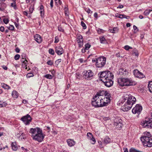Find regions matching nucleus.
Masks as SVG:
<instances>
[{
  "label": "nucleus",
  "mask_w": 152,
  "mask_h": 152,
  "mask_svg": "<svg viewBox=\"0 0 152 152\" xmlns=\"http://www.w3.org/2000/svg\"><path fill=\"white\" fill-rule=\"evenodd\" d=\"M99 77L100 80L104 83V85L107 87H110L113 85V82L112 80L114 75L110 71H105L101 73Z\"/></svg>",
  "instance_id": "f257e3e1"
},
{
  "label": "nucleus",
  "mask_w": 152,
  "mask_h": 152,
  "mask_svg": "<svg viewBox=\"0 0 152 152\" xmlns=\"http://www.w3.org/2000/svg\"><path fill=\"white\" fill-rule=\"evenodd\" d=\"M29 132L31 134V136L33 140L39 142L43 140L45 135L42 133V130L40 128H31Z\"/></svg>",
  "instance_id": "f03ea898"
},
{
  "label": "nucleus",
  "mask_w": 152,
  "mask_h": 152,
  "mask_svg": "<svg viewBox=\"0 0 152 152\" xmlns=\"http://www.w3.org/2000/svg\"><path fill=\"white\" fill-rule=\"evenodd\" d=\"M118 83L121 86H135L137 82L131 78H123L118 79Z\"/></svg>",
  "instance_id": "7ed1b4c3"
},
{
  "label": "nucleus",
  "mask_w": 152,
  "mask_h": 152,
  "mask_svg": "<svg viewBox=\"0 0 152 152\" xmlns=\"http://www.w3.org/2000/svg\"><path fill=\"white\" fill-rule=\"evenodd\" d=\"M110 94H107V95H106V96H104V97L102 98H99L101 103V105L100 106L102 107L107 105L110 101Z\"/></svg>",
  "instance_id": "20e7f679"
},
{
  "label": "nucleus",
  "mask_w": 152,
  "mask_h": 152,
  "mask_svg": "<svg viewBox=\"0 0 152 152\" xmlns=\"http://www.w3.org/2000/svg\"><path fill=\"white\" fill-rule=\"evenodd\" d=\"M123 98V100H124V102L126 101V102L127 103L132 104V105L135 103L136 101L135 97L130 94L126 95Z\"/></svg>",
  "instance_id": "39448f33"
},
{
  "label": "nucleus",
  "mask_w": 152,
  "mask_h": 152,
  "mask_svg": "<svg viewBox=\"0 0 152 152\" xmlns=\"http://www.w3.org/2000/svg\"><path fill=\"white\" fill-rule=\"evenodd\" d=\"M106 61V58L102 56L96 59V65L97 66V67H102L105 64Z\"/></svg>",
  "instance_id": "423d86ee"
},
{
  "label": "nucleus",
  "mask_w": 152,
  "mask_h": 152,
  "mask_svg": "<svg viewBox=\"0 0 152 152\" xmlns=\"http://www.w3.org/2000/svg\"><path fill=\"white\" fill-rule=\"evenodd\" d=\"M100 99L99 97H95V96L94 97L91 101V104L92 106L95 107H101L100 106L101 104Z\"/></svg>",
  "instance_id": "0eeeda50"
},
{
  "label": "nucleus",
  "mask_w": 152,
  "mask_h": 152,
  "mask_svg": "<svg viewBox=\"0 0 152 152\" xmlns=\"http://www.w3.org/2000/svg\"><path fill=\"white\" fill-rule=\"evenodd\" d=\"M83 77L86 79L88 80L93 77V73L91 70L84 71Z\"/></svg>",
  "instance_id": "6e6552de"
},
{
  "label": "nucleus",
  "mask_w": 152,
  "mask_h": 152,
  "mask_svg": "<svg viewBox=\"0 0 152 152\" xmlns=\"http://www.w3.org/2000/svg\"><path fill=\"white\" fill-rule=\"evenodd\" d=\"M20 120L25 124H29L32 121V119L31 116L28 114L23 116Z\"/></svg>",
  "instance_id": "1a4fd4ad"
},
{
  "label": "nucleus",
  "mask_w": 152,
  "mask_h": 152,
  "mask_svg": "<svg viewBox=\"0 0 152 152\" xmlns=\"http://www.w3.org/2000/svg\"><path fill=\"white\" fill-rule=\"evenodd\" d=\"M142 110V107L140 104H136L132 110V112L134 114H139Z\"/></svg>",
  "instance_id": "9d476101"
},
{
  "label": "nucleus",
  "mask_w": 152,
  "mask_h": 152,
  "mask_svg": "<svg viewBox=\"0 0 152 152\" xmlns=\"http://www.w3.org/2000/svg\"><path fill=\"white\" fill-rule=\"evenodd\" d=\"M141 140L142 142H147V141H149L150 144H148V145L150 146H152V139L150 137L146 136H143L141 137Z\"/></svg>",
  "instance_id": "9b49d317"
},
{
  "label": "nucleus",
  "mask_w": 152,
  "mask_h": 152,
  "mask_svg": "<svg viewBox=\"0 0 152 152\" xmlns=\"http://www.w3.org/2000/svg\"><path fill=\"white\" fill-rule=\"evenodd\" d=\"M107 94H109L106 91H99L97 92L96 94L95 95V97H99L102 98L104 97V96H106L107 95Z\"/></svg>",
  "instance_id": "f8f14e48"
},
{
  "label": "nucleus",
  "mask_w": 152,
  "mask_h": 152,
  "mask_svg": "<svg viewBox=\"0 0 152 152\" xmlns=\"http://www.w3.org/2000/svg\"><path fill=\"white\" fill-rule=\"evenodd\" d=\"M134 74L135 77L140 78H143L145 76L142 72L137 69L134 70Z\"/></svg>",
  "instance_id": "ddd939ff"
},
{
  "label": "nucleus",
  "mask_w": 152,
  "mask_h": 152,
  "mask_svg": "<svg viewBox=\"0 0 152 152\" xmlns=\"http://www.w3.org/2000/svg\"><path fill=\"white\" fill-rule=\"evenodd\" d=\"M132 104H129L126 102L123 106V111H128L132 108Z\"/></svg>",
  "instance_id": "4468645a"
},
{
  "label": "nucleus",
  "mask_w": 152,
  "mask_h": 152,
  "mask_svg": "<svg viewBox=\"0 0 152 152\" xmlns=\"http://www.w3.org/2000/svg\"><path fill=\"white\" fill-rule=\"evenodd\" d=\"M55 52L58 55H61L64 53V50L60 46H57L55 48Z\"/></svg>",
  "instance_id": "2eb2a0df"
},
{
  "label": "nucleus",
  "mask_w": 152,
  "mask_h": 152,
  "mask_svg": "<svg viewBox=\"0 0 152 152\" xmlns=\"http://www.w3.org/2000/svg\"><path fill=\"white\" fill-rule=\"evenodd\" d=\"M119 74L123 76H126L128 74V71L126 69L121 68L119 69Z\"/></svg>",
  "instance_id": "dca6fc26"
},
{
  "label": "nucleus",
  "mask_w": 152,
  "mask_h": 152,
  "mask_svg": "<svg viewBox=\"0 0 152 152\" xmlns=\"http://www.w3.org/2000/svg\"><path fill=\"white\" fill-rule=\"evenodd\" d=\"M87 136L88 138L91 141V143L92 144H94L96 142L95 139L93 137L92 134L90 132H88L87 134Z\"/></svg>",
  "instance_id": "f3484780"
},
{
  "label": "nucleus",
  "mask_w": 152,
  "mask_h": 152,
  "mask_svg": "<svg viewBox=\"0 0 152 152\" xmlns=\"http://www.w3.org/2000/svg\"><path fill=\"white\" fill-rule=\"evenodd\" d=\"M34 40L38 43H40L42 41V38L41 36L38 34H36L34 37Z\"/></svg>",
  "instance_id": "a211bd4d"
},
{
  "label": "nucleus",
  "mask_w": 152,
  "mask_h": 152,
  "mask_svg": "<svg viewBox=\"0 0 152 152\" xmlns=\"http://www.w3.org/2000/svg\"><path fill=\"white\" fill-rule=\"evenodd\" d=\"M68 145L70 147H72L75 144V142L71 139H68L66 141Z\"/></svg>",
  "instance_id": "6ab92c4d"
},
{
  "label": "nucleus",
  "mask_w": 152,
  "mask_h": 152,
  "mask_svg": "<svg viewBox=\"0 0 152 152\" xmlns=\"http://www.w3.org/2000/svg\"><path fill=\"white\" fill-rule=\"evenodd\" d=\"M12 96L14 99L17 98L19 94L18 92L16 91H13L12 93Z\"/></svg>",
  "instance_id": "aec40b11"
},
{
  "label": "nucleus",
  "mask_w": 152,
  "mask_h": 152,
  "mask_svg": "<svg viewBox=\"0 0 152 152\" xmlns=\"http://www.w3.org/2000/svg\"><path fill=\"white\" fill-rule=\"evenodd\" d=\"M11 146L12 149L14 151H16L17 150L18 147L17 145L16 142H12L11 144Z\"/></svg>",
  "instance_id": "412c9836"
},
{
  "label": "nucleus",
  "mask_w": 152,
  "mask_h": 152,
  "mask_svg": "<svg viewBox=\"0 0 152 152\" xmlns=\"http://www.w3.org/2000/svg\"><path fill=\"white\" fill-rule=\"evenodd\" d=\"M1 87L5 89L9 90L10 88V87L7 84L4 83H1Z\"/></svg>",
  "instance_id": "4be33fe9"
},
{
  "label": "nucleus",
  "mask_w": 152,
  "mask_h": 152,
  "mask_svg": "<svg viewBox=\"0 0 152 152\" xmlns=\"http://www.w3.org/2000/svg\"><path fill=\"white\" fill-rule=\"evenodd\" d=\"M83 39H77V42L79 47H81L83 45Z\"/></svg>",
  "instance_id": "5701e85b"
},
{
  "label": "nucleus",
  "mask_w": 152,
  "mask_h": 152,
  "mask_svg": "<svg viewBox=\"0 0 152 152\" xmlns=\"http://www.w3.org/2000/svg\"><path fill=\"white\" fill-rule=\"evenodd\" d=\"M104 142L106 144L109 143L110 142V139L108 137H106L104 139Z\"/></svg>",
  "instance_id": "b1692460"
},
{
  "label": "nucleus",
  "mask_w": 152,
  "mask_h": 152,
  "mask_svg": "<svg viewBox=\"0 0 152 152\" xmlns=\"http://www.w3.org/2000/svg\"><path fill=\"white\" fill-rule=\"evenodd\" d=\"M142 126L143 127L147 128H152V124H142Z\"/></svg>",
  "instance_id": "393cba45"
},
{
  "label": "nucleus",
  "mask_w": 152,
  "mask_h": 152,
  "mask_svg": "<svg viewBox=\"0 0 152 152\" xmlns=\"http://www.w3.org/2000/svg\"><path fill=\"white\" fill-rule=\"evenodd\" d=\"M148 87L149 89V91L152 92V81H150L149 82L148 85Z\"/></svg>",
  "instance_id": "a878e982"
},
{
  "label": "nucleus",
  "mask_w": 152,
  "mask_h": 152,
  "mask_svg": "<svg viewBox=\"0 0 152 152\" xmlns=\"http://www.w3.org/2000/svg\"><path fill=\"white\" fill-rule=\"evenodd\" d=\"M100 42L101 43H105L106 42V40L104 37H99Z\"/></svg>",
  "instance_id": "bb28decb"
},
{
  "label": "nucleus",
  "mask_w": 152,
  "mask_h": 152,
  "mask_svg": "<svg viewBox=\"0 0 152 152\" xmlns=\"http://www.w3.org/2000/svg\"><path fill=\"white\" fill-rule=\"evenodd\" d=\"M123 126L122 124H115V125L114 126L116 128L118 129H120Z\"/></svg>",
  "instance_id": "cd10ccee"
},
{
  "label": "nucleus",
  "mask_w": 152,
  "mask_h": 152,
  "mask_svg": "<svg viewBox=\"0 0 152 152\" xmlns=\"http://www.w3.org/2000/svg\"><path fill=\"white\" fill-rule=\"evenodd\" d=\"M110 32L112 33H115L116 31H117L118 30V29L117 28L114 27L113 29H109Z\"/></svg>",
  "instance_id": "c85d7f7f"
},
{
  "label": "nucleus",
  "mask_w": 152,
  "mask_h": 152,
  "mask_svg": "<svg viewBox=\"0 0 152 152\" xmlns=\"http://www.w3.org/2000/svg\"><path fill=\"white\" fill-rule=\"evenodd\" d=\"M124 16V14H119L117 13L115 15V16L116 17L118 18L121 19L123 18V16Z\"/></svg>",
  "instance_id": "c756f323"
},
{
  "label": "nucleus",
  "mask_w": 152,
  "mask_h": 152,
  "mask_svg": "<svg viewBox=\"0 0 152 152\" xmlns=\"http://www.w3.org/2000/svg\"><path fill=\"white\" fill-rule=\"evenodd\" d=\"M11 6L13 7L15 10H16L17 9V7L16 4V2H13V3H12L11 4Z\"/></svg>",
  "instance_id": "7c9ffc66"
},
{
  "label": "nucleus",
  "mask_w": 152,
  "mask_h": 152,
  "mask_svg": "<svg viewBox=\"0 0 152 152\" xmlns=\"http://www.w3.org/2000/svg\"><path fill=\"white\" fill-rule=\"evenodd\" d=\"M84 9L85 11H86L88 14H91L93 12L92 11H91V10L88 8H84Z\"/></svg>",
  "instance_id": "2f4dec72"
},
{
  "label": "nucleus",
  "mask_w": 152,
  "mask_h": 152,
  "mask_svg": "<svg viewBox=\"0 0 152 152\" xmlns=\"http://www.w3.org/2000/svg\"><path fill=\"white\" fill-rule=\"evenodd\" d=\"M91 46V45H90L88 43H87L85 45V50H88L89 48H90Z\"/></svg>",
  "instance_id": "473e14b6"
},
{
  "label": "nucleus",
  "mask_w": 152,
  "mask_h": 152,
  "mask_svg": "<svg viewBox=\"0 0 152 152\" xmlns=\"http://www.w3.org/2000/svg\"><path fill=\"white\" fill-rule=\"evenodd\" d=\"M7 105V103H6L5 102H0V107H5Z\"/></svg>",
  "instance_id": "72a5a7b5"
},
{
  "label": "nucleus",
  "mask_w": 152,
  "mask_h": 152,
  "mask_svg": "<svg viewBox=\"0 0 152 152\" xmlns=\"http://www.w3.org/2000/svg\"><path fill=\"white\" fill-rule=\"evenodd\" d=\"M49 53L52 55H54L55 53L53 49H49L48 50Z\"/></svg>",
  "instance_id": "f704fd0d"
},
{
  "label": "nucleus",
  "mask_w": 152,
  "mask_h": 152,
  "mask_svg": "<svg viewBox=\"0 0 152 152\" xmlns=\"http://www.w3.org/2000/svg\"><path fill=\"white\" fill-rule=\"evenodd\" d=\"M61 59H59L56 61L55 63V65L57 66L61 62Z\"/></svg>",
  "instance_id": "c9c22d12"
},
{
  "label": "nucleus",
  "mask_w": 152,
  "mask_h": 152,
  "mask_svg": "<svg viewBox=\"0 0 152 152\" xmlns=\"http://www.w3.org/2000/svg\"><path fill=\"white\" fill-rule=\"evenodd\" d=\"M21 62L23 63V64L25 65L27 62L26 58H22L21 60Z\"/></svg>",
  "instance_id": "e433bc0d"
},
{
  "label": "nucleus",
  "mask_w": 152,
  "mask_h": 152,
  "mask_svg": "<svg viewBox=\"0 0 152 152\" xmlns=\"http://www.w3.org/2000/svg\"><path fill=\"white\" fill-rule=\"evenodd\" d=\"M143 143V145L144 146H147L148 147H151V146H150L148 145V144H149L150 142H149V141H147V142H142Z\"/></svg>",
  "instance_id": "4c0bfd02"
},
{
  "label": "nucleus",
  "mask_w": 152,
  "mask_h": 152,
  "mask_svg": "<svg viewBox=\"0 0 152 152\" xmlns=\"http://www.w3.org/2000/svg\"><path fill=\"white\" fill-rule=\"evenodd\" d=\"M81 24L83 29H85L86 28V25L83 21H81Z\"/></svg>",
  "instance_id": "58836bf2"
},
{
  "label": "nucleus",
  "mask_w": 152,
  "mask_h": 152,
  "mask_svg": "<svg viewBox=\"0 0 152 152\" xmlns=\"http://www.w3.org/2000/svg\"><path fill=\"white\" fill-rule=\"evenodd\" d=\"M97 31L99 34H101V33H103L104 32V31L102 29L98 28Z\"/></svg>",
  "instance_id": "ea45409f"
},
{
  "label": "nucleus",
  "mask_w": 152,
  "mask_h": 152,
  "mask_svg": "<svg viewBox=\"0 0 152 152\" xmlns=\"http://www.w3.org/2000/svg\"><path fill=\"white\" fill-rule=\"evenodd\" d=\"M45 77L46 78L50 79H51L52 78V76L50 74L46 75Z\"/></svg>",
  "instance_id": "a19ab883"
},
{
  "label": "nucleus",
  "mask_w": 152,
  "mask_h": 152,
  "mask_svg": "<svg viewBox=\"0 0 152 152\" xmlns=\"http://www.w3.org/2000/svg\"><path fill=\"white\" fill-rule=\"evenodd\" d=\"M129 152H142L141 151H139L134 148H131L129 150Z\"/></svg>",
  "instance_id": "79ce46f5"
},
{
  "label": "nucleus",
  "mask_w": 152,
  "mask_h": 152,
  "mask_svg": "<svg viewBox=\"0 0 152 152\" xmlns=\"http://www.w3.org/2000/svg\"><path fill=\"white\" fill-rule=\"evenodd\" d=\"M65 13L66 16H68L69 15V13L68 10V9L66 7L65 8Z\"/></svg>",
  "instance_id": "37998d69"
},
{
  "label": "nucleus",
  "mask_w": 152,
  "mask_h": 152,
  "mask_svg": "<svg viewBox=\"0 0 152 152\" xmlns=\"http://www.w3.org/2000/svg\"><path fill=\"white\" fill-rule=\"evenodd\" d=\"M124 49L126 50H129V49H132V47L126 45L124 46Z\"/></svg>",
  "instance_id": "c03bdc74"
},
{
  "label": "nucleus",
  "mask_w": 152,
  "mask_h": 152,
  "mask_svg": "<svg viewBox=\"0 0 152 152\" xmlns=\"http://www.w3.org/2000/svg\"><path fill=\"white\" fill-rule=\"evenodd\" d=\"M3 21L4 23L5 24H7L9 22V20L7 18H5L3 19Z\"/></svg>",
  "instance_id": "a18cd8bd"
},
{
  "label": "nucleus",
  "mask_w": 152,
  "mask_h": 152,
  "mask_svg": "<svg viewBox=\"0 0 152 152\" xmlns=\"http://www.w3.org/2000/svg\"><path fill=\"white\" fill-rule=\"evenodd\" d=\"M33 74L31 73H28L26 75L27 77L28 78H30V77H33Z\"/></svg>",
  "instance_id": "49530a36"
},
{
  "label": "nucleus",
  "mask_w": 152,
  "mask_h": 152,
  "mask_svg": "<svg viewBox=\"0 0 152 152\" xmlns=\"http://www.w3.org/2000/svg\"><path fill=\"white\" fill-rule=\"evenodd\" d=\"M55 43H58L59 41V39L58 37V36H56L55 37Z\"/></svg>",
  "instance_id": "de8ad7c7"
},
{
  "label": "nucleus",
  "mask_w": 152,
  "mask_h": 152,
  "mask_svg": "<svg viewBox=\"0 0 152 152\" xmlns=\"http://www.w3.org/2000/svg\"><path fill=\"white\" fill-rule=\"evenodd\" d=\"M47 64L48 65L51 66L53 64V62L52 61L49 60L47 62Z\"/></svg>",
  "instance_id": "09e8293b"
},
{
  "label": "nucleus",
  "mask_w": 152,
  "mask_h": 152,
  "mask_svg": "<svg viewBox=\"0 0 152 152\" xmlns=\"http://www.w3.org/2000/svg\"><path fill=\"white\" fill-rule=\"evenodd\" d=\"M20 57V55L19 54H16L15 56V60H18Z\"/></svg>",
  "instance_id": "8fccbe9b"
},
{
  "label": "nucleus",
  "mask_w": 152,
  "mask_h": 152,
  "mask_svg": "<svg viewBox=\"0 0 152 152\" xmlns=\"http://www.w3.org/2000/svg\"><path fill=\"white\" fill-rule=\"evenodd\" d=\"M40 13L41 14V16L42 17H44V10H40Z\"/></svg>",
  "instance_id": "3c124183"
},
{
  "label": "nucleus",
  "mask_w": 152,
  "mask_h": 152,
  "mask_svg": "<svg viewBox=\"0 0 152 152\" xmlns=\"http://www.w3.org/2000/svg\"><path fill=\"white\" fill-rule=\"evenodd\" d=\"M149 11L148 10H146L144 12V14L145 15H148L149 14Z\"/></svg>",
  "instance_id": "603ef678"
},
{
  "label": "nucleus",
  "mask_w": 152,
  "mask_h": 152,
  "mask_svg": "<svg viewBox=\"0 0 152 152\" xmlns=\"http://www.w3.org/2000/svg\"><path fill=\"white\" fill-rule=\"evenodd\" d=\"M8 29L11 30H13L14 29V27L13 25H10V26Z\"/></svg>",
  "instance_id": "864d4df0"
},
{
  "label": "nucleus",
  "mask_w": 152,
  "mask_h": 152,
  "mask_svg": "<svg viewBox=\"0 0 152 152\" xmlns=\"http://www.w3.org/2000/svg\"><path fill=\"white\" fill-rule=\"evenodd\" d=\"M77 39H83V37L82 35H79L77 36Z\"/></svg>",
  "instance_id": "5fc2aeb1"
},
{
  "label": "nucleus",
  "mask_w": 152,
  "mask_h": 152,
  "mask_svg": "<svg viewBox=\"0 0 152 152\" xmlns=\"http://www.w3.org/2000/svg\"><path fill=\"white\" fill-rule=\"evenodd\" d=\"M23 135L24 134H22L19 137V138L21 139H22V138L23 139H25L26 138V137H23Z\"/></svg>",
  "instance_id": "6e6d98bb"
},
{
  "label": "nucleus",
  "mask_w": 152,
  "mask_h": 152,
  "mask_svg": "<svg viewBox=\"0 0 152 152\" xmlns=\"http://www.w3.org/2000/svg\"><path fill=\"white\" fill-rule=\"evenodd\" d=\"M58 30L61 32H63L64 30L61 28V27H58Z\"/></svg>",
  "instance_id": "4d7b16f0"
},
{
  "label": "nucleus",
  "mask_w": 152,
  "mask_h": 152,
  "mask_svg": "<svg viewBox=\"0 0 152 152\" xmlns=\"http://www.w3.org/2000/svg\"><path fill=\"white\" fill-rule=\"evenodd\" d=\"M145 136H149V137H150V136H151V134L150 133V132H147L146 133H145Z\"/></svg>",
  "instance_id": "13d9d810"
},
{
  "label": "nucleus",
  "mask_w": 152,
  "mask_h": 152,
  "mask_svg": "<svg viewBox=\"0 0 152 152\" xmlns=\"http://www.w3.org/2000/svg\"><path fill=\"white\" fill-rule=\"evenodd\" d=\"M53 0H51L50 2V5L51 8L53 7Z\"/></svg>",
  "instance_id": "bf43d9fd"
},
{
  "label": "nucleus",
  "mask_w": 152,
  "mask_h": 152,
  "mask_svg": "<svg viewBox=\"0 0 152 152\" xmlns=\"http://www.w3.org/2000/svg\"><path fill=\"white\" fill-rule=\"evenodd\" d=\"M0 31L1 32H3L4 31V28L3 26H1L0 27Z\"/></svg>",
  "instance_id": "052dcab7"
},
{
  "label": "nucleus",
  "mask_w": 152,
  "mask_h": 152,
  "mask_svg": "<svg viewBox=\"0 0 152 152\" xmlns=\"http://www.w3.org/2000/svg\"><path fill=\"white\" fill-rule=\"evenodd\" d=\"M22 58H26V55L25 54L23 53L21 56Z\"/></svg>",
  "instance_id": "680f3d73"
},
{
  "label": "nucleus",
  "mask_w": 152,
  "mask_h": 152,
  "mask_svg": "<svg viewBox=\"0 0 152 152\" xmlns=\"http://www.w3.org/2000/svg\"><path fill=\"white\" fill-rule=\"evenodd\" d=\"M14 23L16 27L18 28L19 27V24L16 22H15Z\"/></svg>",
  "instance_id": "e2e57ef3"
},
{
  "label": "nucleus",
  "mask_w": 152,
  "mask_h": 152,
  "mask_svg": "<svg viewBox=\"0 0 152 152\" xmlns=\"http://www.w3.org/2000/svg\"><path fill=\"white\" fill-rule=\"evenodd\" d=\"M39 10H44V7L43 5H41L39 7Z\"/></svg>",
  "instance_id": "0e129e2a"
},
{
  "label": "nucleus",
  "mask_w": 152,
  "mask_h": 152,
  "mask_svg": "<svg viewBox=\"0 0 152 152\" xmlns=\"http://www.w3.org/2000/svg\"><path fill=\"white\" fill-rule=\"evenodd\" d=\"M124 7V6L122 5H119L117 7V8H122Z\"/></svg>",
  "instance_id": "69168bd1"
},
{
  "label": "nucleus",
  "mask_w": 152,
  "mask_h": 152,
  "mask_svg": "<svg viewBox=\"0 0 152 152\" xmlns=\"http://www.w3.org/2000/svg\"><path fill=\"white\" fill-rule=\"evenodd\" d=\"M20 51V50L18 48H17L15 49V51L17 53H19V52Z\"/></svg>",
  "instance_id": "338daca9"
},
{
  "label": "nucleus",
  "mask_w": 152,
  "mask_h": 152,
  "mask_svg": "<svg viewBox=\"0 0 152 152\" xmlns=\"http://www.w3.org/2000/svg\"><path fill=\"white\" fill-rule=\"evenodd\" d=\"M94 16L95 18H97L98 17V14L96 12H95L94 14Z\"/></svg>",
  "instance_id": "774afa93"
}]
</instances>
